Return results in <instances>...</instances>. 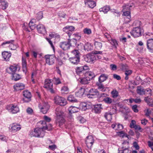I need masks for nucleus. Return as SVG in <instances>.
<instances>
[{"label":"nucleus","mask_w":153,"mask_h":153,"mask_svg":"<svg viewBox=\"0 0 153 153\" xmlns=\"http://www.w3.org/2000/svg\"><path fill=\"white\" fill-rule=\"evenodd\" d=\"M55 113L56 115V126L61 127L65 122V120L62 117V112L59 108H57L56 109Z\"/></svg>","instance_id":"1"},{"label":"nucleus","mask_w":153,"mask_h":153,"mask_svg":"<svg viewBox=\"0 0 153 153\" xmlns=\"http://www.w3.org/2000/svg\"><path fill=\"white\" fill-rule=\"evenodd\" d=\"M71 53L74 56L69 58V60L72 64L77 65L80 62L79 52L78 50H74L71 51Z\"/></svg>","instance_id":"2"},{"label":"nucleus","mask_w":153,"mask_h":153,"mask_svg":"<svg viewBox=\"0 0 153 153\" xmlns=\"http://www.w3.org/2000/svg\"><path fill=\"white\" fill-rule=\"evenodd\" d=\"M106 94L105 93H102L100 94L98 90L94 88H91L88 91V93L87 94V96L89 98H100L102 97H105Z\"/></svg>","instance_id":"3"},{"label":"nucleus","mask_w":153,"mask_h":153,"mask_svg":"<svg viewBox=\"0 0 153 153\" xmlns=\"http://www.w3.org/2000/svg\"><path fill=\"white\" fill-rule=\"evenodd\" d=\"M47 127L43 126L42 127H37L34 129L32 135L33 136L36 137L42 138L45 135V130H46Z\"/></svg>","instance_id":"4"},{"label":"nucleus","mask_w":153,"mask_h":153,"mask_svg":"<svg viewBox=\"0 0 153 153\" xmlns=\"http://www.w3.org/2000/svg\"><path fill=\"white\" fill-rule=\"evenodd\" d=\"M142 33H143V29H141L140 27H134L130 32L131 35L134 38L141 36Z\"/></svg>","instance_id":"5"},{"label":"nucleus","mask_w":153,"mask_h":153,"mask_svg":"<svg viewBox=\"0 0 153 153\" xmlns=\"http://www.w3.org/2000/svg\"><path fill=\"white\" fill-rule=\"evenodd\" d=\"M44 87L47 89L52 94L55 93V91L53 88V84L51 79H47L45 80Z\"/></svg>","instance_id":"6"},{"label":"nucleus","mask_w":153,"mask_h":153,"mask_svg":"<svg viewBox=\"0 0 153 153\" xmlns=\"http://www.w3.org/2000/svg\"><path fill=\"white\" fill-rule=\"evenodd\" d=\"M89 67L85 65L77 67L76 69V74L79 76H82L85 75L86 71L89 69Z\"/></svg>","instance_id":"7"},{"label":"nucleus","mask_w":153,"mask_h":153,"mask_svg":"<svg viewBox=\"0 0 153 153\" xmlns=\"http://www.w3.org/2000/svg\"><path fill=\"white\" fill-rule=\"evenodd\" d=\"M6 108L13 114H16L19 111L18 106L13 104H10L7 105Z\"/></svg>","instance_id":"8"},{"label":"nucleus","mask_w":153,"mask_h":153,"mask_svg":"<svg viewBox=\"0 0 153 153\" xmlns=\"http://www.w3.org/2000/svg\"><path fill=\"white\" fill-rule=\"evenodd\" d=\"M55 103L61 106H64L66 104V100L63 97L56 96L54 98Z\"/></svg>","instance_id":"9"},{"label":"nucleus","mask_w":153,"mask_h":153,"mask_svg":"<svg viewBox=\"0 0 153 153\" xmlns=\"http://www.w3.org/2000/svg\"><path fill=\"white\" fill-rule=\"evenodd\" d=\"M23 95L24 98L23 99V100L24 102H28L30 101L31 95L30 92L27 90H25L23 91Z\"/></svg>","instance_id":"10"},{"label":"nucleus","mask_w":153,"mask_h":153,"mask_svg":"<svg viewBox=\"0 0 153 153\" xmlns=\"http://www.w3.org/2000/svg\"><path fill=\"white\" fill-rule=\"evenodd\" d=\"M84 59L86 62L91 64L94 63L96 60L95 56L91 54H87Z\"/></svg>","instance_id":"11"},{"label":"nucleus","mask_w":153,"mask_h":153,"mask_svg":"<svg viewBox=\"0 0 153 153\" xmlns=\"http://www.w3.org/2000/svg\"><path fill=\"white\" fill-rule=\"evenodd\" d=\"M14 42V40H10V41H7L3 42L1 44V45L2 46H4L5 44H10L9 47L10 49L11 50H15L18 47L17 44L14 45L13 43Z\"/></svg>","instance_id":"12"},{"label":"nucleus","mask_w":153,"mask_h":153,"mask_svg":"<svg viewBox=\"0 0 153 153\" xmlns=\"http://www.w3.org/2000/svg\"><path fill=\"white\" fill-rule=\"evenodd\" d=\"M102 109V105L101 104H98L93 105L92 109V111L96 114H99L100 113Z\"/></svg>","instance_id":"13"},{"label":"nucleus","mask_w":153,"mask_h":153,"mask_svg":"<svg viewBox=\"0 0 153 153\" xmlns=\"http://www.w3.org/2000/svg\"><path fill=\"white\" fill-rule=\"evenodd\" d=\"M47 64L50 65H52L54 62L55 56L53 55H46L45 56Z\"/></svg>","instance_id":"14"},{"label":"nucleus","mask_w":153,"mask_h":153,"mask_svg":"<svg viewBox=\"0 0 153 153\" xmlns=\"http://www.w3.org/2000/svg\"><path fill=\"white\" fill-rule=\"evenodd\" d=\"M94 142V140L92 136H89L87 137L85 143L89 149H91Z\"/></svg>","instance_id":"15"},{"label":"nucleus","mask_w":153,"mask_h":153,"mask_svg":"<svg viewBox=\"0 0 153 153\" xmlns=\"http://www.w3.org/2000/svg\"><path fill=\"white\" fill-rule=\"evenodd\" d=\"M80 109L82 111H86L87 109L91 108H92V105L90 103H86L82 102L80 103L79 105Z\"/></svg>","instance_id":"16"},{"label":"nucleus","mask_w":153,"mask_h":153,"mask_svg":"<svg viewBox=\"0 0 153 153\" xmlns=\"http://www.w3.org/2000/svg\"><path fill=\"white\" fill-rule=\"evenodd\" d=\"M146 45L149 51L153 53V39H149L147 40Z\"/></svg>","instance_id":"17"},{"label":"nucleus","mask_w":153,"mask_h":153,"mask_svg":"<svg viewBox=\"0 0 153 153\" xmlns=\"http://www.w3.org/2000/svg\"><path fill=\"white\" fill-rule=\"evenodd\" d=\"M36 28L39 33L42 34H45L46 33L45 26L42 24H39L36 26Z\"/></svg>","instance_id":"18"},{"label":"nucleus","mask_w":153,"mask_h":153,"mask_svg":"<svg viewBox=\"0 0 153 153\" xmlns=\"http://www.w3.org/2000/svg\"><path fill=\"white\" fill-rule=\"evenodd\" d=\"M59 46L61 48L65 51L69 49L71 47L68 41L60 42Z\"/></svg>","instance_id":"19"},{"label":"nucleus","mask_w":153,"mask_h":153,"mask_svg":"<svg viewBox=\"0 0 153 153\" xmlns=\"http://www.w3.org/2000/svg\"><path fill=\"white\" fill-rule=\"evenodd\" d=\"M41 110V111L44 114H46L50 106L47 102H45L42 107L39 106Z\"/></svg>","instance_id":"20"},{"label":"nucleus","mask_w":153,"mask_h":153,"mask_svg":"<svg viewBox=\"0 0 153 153\" xmlns=\"http://www.w3.org/2000/svg\"><path fill=\"white\" fill-rule=\"evenodd\" d=\"M84 2L85 4L90 8H93L96 6V2L92 0H85Z\"/></svg>","instance_id":"21"},{"label":"nucleus","mask_w":153,"mask_h":153,"mask_svg":"<svg viewBox=\"0 0 153 153\" xmlns=\"http://www.w3.org/2000/svg\"><path fill=\"white\" fill-rule=\"evenodd\" d=\"M2 57L4 58V60L6 61H9L10 58L11 54L10 53L6 51H4L2 52Z\"/></svg>","instance_id":"22"},{"label":"nucleus","mask_w":153,"mask_h":153,"mask_svg":"<svg viewBox=\"0 0 153 153\" xmlns=\"http://www.w3.org/2000/svg\"><path fill=\"white\" fill-rule=\"evenodd\" d=\"M13 88L15 90L18 91L23 89L25 85L22 83H17L14 85Z\"/></svg>","instance_id":"23"},{"label":"nucleus","mask_w":153,"mask_h":153,"mask_svg":"<svg viewBox=\"0 0 153 153\" xmlns=\"http://www.w3.org/2000/svg\"><path fill=\"white\" fill-rule=\"evenodd\" d=\"M68 41L71 47H75L76 45L77 47L79 45V44L77 42V41L75 39H70L69 38L68 39Z\"/></svg>","instance_id":"24"},{"label":"nucleus","mask_w":153,"mask_h":153,"mask_svg":"<svg viewBox=\"0 0 153 153\" xmlns=\"http://www.w3.org/2000/svg\"><path fill=\"white\" fill-rule=\"evenodd\" d=\"M21 126L18 123H13L11 126L12 131L14 132H16L19 131L21 129Z\"/></svg>","instance_id":"25"},{"label":"nucleus","mask_w":153,"mask_h":153,"mask_svg":"<svg viewBox=\"0 0 153 153\" xmlns=\"http://www.w3.org/2000/svg\"><path fill=\"white\" fill-rule=\"evenodd\" d=\"M17 70V67L16 66L13 65L10 66L9 68L6 69V71L8 73L13 74V73H15Z\"/></svg>","instance_id":"26"},{"label":"nucleus","mask_w":153,"mask_h":153,"mask_svg":"<svg viewBox=\"0 0 153 153\" xmlns=\"http://www.w3.org/2000/svg\"><path fill=\"white\" fill-rule=\"evenodd\" d=\"M129 146H128L127 147L122 146L121 149V150H120V149H118L119 152L118 153H131V151L129 149Z\"/></svg>","instance_id":"27"},{"label":"nucleus","mask_w":153,"mask_h":153,"mask_svg":"<svg viewBox=\"0 0 153 153\" xmlns=\"http://www.w3.org/2000/svg\"><path fill=\"white\" fill-rule=\"evenodd\" d=\"M79 107L78 108L75 106H71L68 108L69 114H72L78 112L79 110Z\"/></svg>","instance_id":"28"},{"label":"nucleus","mask_w":153,"mask_h":153,"mask_svg":"<svg viewBox=\"0 0 153 153\" xmlns=\"http://www.w3.org/2000/svg\"><path fill=\"white\" fill-rule=\"evenodd\" d=\"M22 65L23 71L24 73L26 74L27 71V62L26 59L24 58L23 56L22 58Z\"/></svg>","instance_id":"29"},{"label":"nucleus","mask_w":153,"mask_h":153,"mask_svg":"<svg viewBox=\"0 0 153 153\" xmlns=\"http://www.w3.org/2000/svg\"><path fill=\"white\" fill-rule=\"evenodd\" d=\"M80 79L79 81L82 84H86L89 83V81L90 80L88 76H85V77L83 78H79Z\"/></svg>","instance_id":"30"},{"label":"nucleus","mask_w":153,"mask_h":153,"mask_svg":"<svg viewBox=\"0 0 153 153\" xmlns=\"http://www.w3.org/2000/svg\"><path fill=\"white\" fill-rule=\"evenodd\" d=\"M85 90L84 88H80L78 91L76 92V96L79 97H82L84 93Z\"/></svg>","instance_id":"31"},{"label":"nucleus","mask_w":153,"mask_h":153,"mask_svg":"<svg viewBox=\"0 0 153 153\" xmlns=\"http://www.w3.org/2000/svg\"><path fill=\"white\" fill-rule=\"evenodd\" d=\"M110 7L109 5H106L100 8L99 10L100 12H103L104 13H107L109 10H110Z\"/></svg>","instance_id":"32"},{"label":"nucleus","mask_w":153,"mask_h":153,"mask_svg":"<svg viewBox=\"0 0 153 153\" xmlns=\"http://www.w3.org/2000/svg\"><path fill=\"white\" fill-rule=\"evenodd\" d=\"M8 6V3L5 1H2L0 4V8L3 10H5L7 9Z\"/></svg>","instance_id":"33"},{"label":"nucleus","mask_w":153,"mask_h":153,"mask_svg":"<svg viewBox=\"0 0 153 153\" xmlns=\"http://www.w3.org/2000/svg\"><path fill=\"white\" fill-rule=\"evenodd\" d=\"M84 76H88L91 80L95 76V74L92 72H87V71H86V73H85Z\"/></svg>","instance_id":"34"},{"label":"nucleus","mask_w":153,"mask_h":153,"mask_svg":"<svg viewBox=\"0 0 153 153\" xmlns=\"http://www.w3.org/2000/svg\"><path fill=\"white\" fill-rule=\"evenodd\" d=\"M84 50L87 51H91L93 49L92 46L90 43H88L85 44L84 45Z\"/></svg>","instance_id":"35"},{"label":"nucleus","mask_w":153,"mask_h":153,"mask_svg":"<svg viewBox=\"0 0 153 153\" xmlns=\"http://www.w3.org/2000/svg\"><path fill=\"white\" fill-rule=\"evenodd\" d=\"M108 78V76L105 74H102L98 78L99 81L103 82Z\"/></svg>","instance_id":"36"},{"label":"nucleus","mask_w":153,"mask_h":153,"mask_svg":"<svg viewBox=\"0 0 153 153\" xmlns=\"http://www.w3.org/2000/svg\"><path fill=\"white\" fill-rule=\"evenodd\" d=\"M145 89H143L141 86H137V92L138 94L140 95L146 94Z\"/></svg>","instance_id":"37"},{"label":"nucleus","mask_w":153,"mask_h":153,"mask_svg":"<svg viewBox=\"0 0 153 153\" xmlns=\"http://www.w3.org/2000/svg\"><path fill=\"white\" fill-rule=\"evenodd\" d=\"M110 43L114 48L115 49L117 48L118 44L117 41L115 39H111Z\"/></svg>","instance_id":"38"},{"label":"nucleus","mask_w":153,"mask_h":153,"mask_svg":"<svg viewBox=\"0 0 153 153\" xmlns=\"http://www.w3.org/2000/svg\"><path fill=\"white\" fill-rule=\"evenodd\" d=\"M94 45L96 49L98 50H100L102 47V43L101 42L95 41Z\"/></svg>","instance_id":"39"},{"label":"nucleus","mask_w":153,"mask_h":153,"mask_svg":"<svg viewBox=\"0 0 153 153\" xmlns=\"http://www.w3.org/2000/svg\"><path fill=\"white\" fill-rule=\"evenodd\" d=\"M102 82L100 81L97 82H96V85L98 87V88L99 89H101L102 91H104L105 87L104 86L102 83Z\"/></svg>","instance_id":"40"},{"label":"nucleus","mask_w":153,"mask_h":153,"mask_svg":"<svg viewBox=\"0 0 153 153\" xmlns=\"http://www.w3.org/2000/svg\"><path fill=\"white\" fill-rule=\"evenodd\" d=\"M35 21V20L33 19L30 21L29 24V27L30 29L32 30L34 29L35 27H36V25L34 23Z\"/></svg>","instance_id":"41"},{"label":"nucleus","mask_w":153,"mask_h":153,"mask_svg":"<svg viewBox=\"0 0 153 153\" xmlns=\"http://www.w3.org/2000/svg\"><path fill=\"white\" fill-rule=\"evenodd\" d=\"M68 100L72 103L77 102V100L76 99L74 96L72 95H70L68 97Z\"/></svg>","instance_id":"42"},{"label":"nucleus","mask_w":153,"mask_h":153,"mask_svg":"<svg viewBox=\"0 0 153 153\" xmlns=\"http://www.w3.org/2000/svg\"><path fill=\"white\" fill-rule=\"evenodd\" d=\"M112 114L111 113H105L104 114V117L108 121H111L112 120Z\"/></svg>","instance_id":"43"},{"label":"nucleus","mask_w":153,"mask_h":153,"mask_svg":"<svg viewBox=\"0 0 153 153\" xmlns=\"http://www.w3.org/2000/svg\"><path fill=\"white\" fill-rule=\"evenodd\" d=\"M110 10L111 12L114 14L115 16L118 17L120 16V12H119L117 10L113 9H111Z\"/></svg>","instance_id":"44"},{"label":"nucleus","mask_w":153,"mask_h":153,"mask_svg":"<svg viewBox=\"0 0 153 153\" xmlns=\"http://www.w3.org/2000/svg\"><path fill=\"white\" fill-rule=\"evenodd\" d=\"M12 75V79L15 81L19 80L21 78L20 75L17 74L13 73Z\"/></svg>","instance_id":"45"},{"label":"nucleus","mask_w":153,"mask_h":153,"mask_svg":"<svg viewBox=\"0 0 153 153\" xmlns=\"http://www.w3.org/2000/svg\"><path fill=\"white\" fill-rule=\"evenodd\" d=\"M63 31L65 32L68 35V36L70 38L71 36L72 35V33H71V31H69L67 26L64 27L63 29Z\"/></svg>","instance_id":"46"},{"label":"nucleus","mask_w":153,"mask_h":153,"mask_svg":"<svg viewBox=\"0 0 153 153\" xmlns=\"http://www.w3.org/2000/svg\"><path fill=\"white\" fill-rule=\"evenodd\" d=\"M72 36L74 37L73 39H75L77 41H79L81 38V34L79 33H76L74 34Z\"/></svg>","instance_id":"47"},{"label":"nucleus","mask_w":153,"mask_h":153,"mask_svg":"<svg viewBox=\"0 0 153 153\" xmlns=\"http://www.w3.org/2000/svg\"><path fill=\"white\" fill-rule=\"evenodd\" d=\"M112 97L114 98H117L119 96L118 92L116 90H113L111 92Z\"/></svg>","instance_id":"48"},{"label":"nucleus","mask_w":153,"mask_h":153,"mask_svg":"<svg viewBox=\"0 0 153 153\" xmlns=\"http://www.w3.org/2000/svg\"><path fill=\"white\" fill-rule=\"evenodd\" d=\"M103 100L106 104H109L112 102V100L109 97H106L104 98Z\"/></svg>","instance_id":"49"},{"label":"nucleus","mask_w":153,"mask_h":153,"mask_svg":"<svg viewBox=\"0 0 153 153\" xmlns=\"http://www.w3.org/2000/svg\"><path fill=\"white\" fill-rule=\"evenodd\" d=\"M43 17V13L42 11H40L38 12L36 15V19L38 20H39L42 19Z\"/></svg>","instance_id":"50"},{"label":"nucleus","mask_w":153,"mask_h":153,"mask_svg":"<svg viewBox=\"0 0 153 153\" xmlns=\"http://www.w3.org/2000/svg\"><path fill=\"white\" fill-rule=\"evenodd\" d=\"M62 93H68L69 92V88L67 86H64L62 87L61 89Z\"/></svg>","instance_id":"51"},{"label":"nucleus","mask_w":153,"mask_h":153,"mask_svg":"<svg viewBox=\"0 0 153 153\" xmlns=\"http://www.w3.org/2000/svg\"><path fill=\"white\" fill-rule=\"evenodd\" d=\"M123 13V15L126 16L127 18H128L130 20V19L131 18L130 16V12L128 10L125 11Z\"/></svg>","instance_id":"52"},{"label":"nucleus","mask_w":153,"mask_h":153,"mask_svg":"<svg viewBox=\"0 0 153 153\" xmlns=\"http://www.w3.org/2000/svg\"><path fill=\"white\" fill-rule=\"evenodd\" d=\"M133 4H127L123 6V10L124 11H126L127 10H129L133 6Z\"/></svg>","instance_id":"53"},{"label":"nucleus","mask_w":153,"mask_h":153,"mask_svg":"<svg viewBox=\"0 0 153 153\" xmlns=\"http://www.w3.org/2000/svg\"><path fill=\"white\" fill-rule=\"evenodd\" d=\"M141 25V22L139 20H135L133 23L134 25H135L136 26V27H140Z\"/></svg>","instance_id":"54"},{"label":"nucleus","mask_w":153,"mask_h":153,"mask_svg":"<svg viewBox=\"0 0 153 153\" xmlns=\"http://www.w3.org/2000/svg\"><path fill=\"white\" fill-rule=\"evenodd\" d=\"M136 121L134 120H132L130 125V127L131 128H134L136 127L137 128V125H136Z\"/></svg>","instance_id":"55"},{"label":"nucleus","mask_w":153,"mask_h":153,"mask_svg":"<svg viewBox=\"0 0 153 153\" xmlns=\"http://www.w3.org/2000/svg\"><path fill=\"white\" fill-rule=\"evenodd\" d=\"M53 80L55 84L57 85L61 83V82L59 78H53Z\"/></svg>","instance_id":"56"},{"label":"nucleus","mask_w":153,"mask_h":153,"mask_svg":"<svg viewBox=\"0 0 153 153\" xmlns=\"http://www.w3.org/2000/svg\"><path fill=\"white\" fill-rule=\"evenodd\" d=\"M118 135L120 137H128V135L126 134L123 131H121L118 132Z\"/></svg>","instance_id":"57"},{"label":"nucleus","mask_w":153,"mask_h":153,"mask_svg":"<svg viewBox=\"0 0 153 153\" xmlns=\"http://www.w3.org/2000/svg\"><path fill=\"white\" fill-rule=\"evenodd\" d=\"M120 67L122 70H126L128 68V66L126 64H120Z\"/></svg>","instance_id":"58"},{"label":"nucleus","mask_w":153,"mask_h":153,"mask_svg":"<svg viewBox=\"0 0 153 153\" xmlns=\"http://www.w3.org/2000/svg\"><path fill=\"white\" fill-rule=\"evenodd\" d=\"M117 111V107L115 106H112L110 110V113L112 114H114L116 113Z\"/></svg>","instance_id":"59"},{"label":"nucleus","mask_w":153,"mask_h":153,"mask_svg":"<svg viewBox=\"0 0 153 153\" xmlns=\"http://www.w3.org/2000/svg\"><path fill=\"white\" fill-rule=\"evenodd\" d=\"M83 32L84 33L89 35L91 33V31L90 29L86 28L83 30Z\"/></svg>","instance_id":"60"},{"label":"nucleus","mask_w":153,"mask_h":153,"mask_svg":"<svg viewBox=\"0 0 153 153\" xmlns=\"http://www.w3.org/2000/svg\"><path fill=\"white\" fill-rule=\"evenodd\" d=\"M110 67L111 70L113 71L116 70L117 68V65L114 64H110Z\"/></svg>","instance_id":"61"},{"label":"nucleus","mask_w":153,"mask_h":153,"mask_svg":"<svg viewBox=\"0 0 153 153\" xmlns=\"http://www.w3.org/2000/svg\"><path fill=\"white\" fill-rule=\"evenodd\" d=\"M144 112L145 113V115L149 117L151 113V111L149 109H147L144 110Z\"/></svg>","instance_id":"62"},{"label":"nucleus","mask_w":153,"mask_h":153,"mask_svg":"<svg viewBox=\"0 0 153 153\" xmlns=\"http://www.w3.org/2000/svg\"><path fill=\"white\" fill-rule=\"evenodd\" d=\"M78 120L80 122L82 123H84L85 122V120L83 117L80 116L78 117Z\"/></svg>","instance_id":"63"},{"label":"nucleus","mask_w":153,"mask_h":153,"mask_svg":"<svg viewBox=\"0 0 153 153\" xmlns=\"http://www.w3.org/2000/svg\"><path fill=\"white\" fill-rule=\"evenodd\" d=\"M144 100V101L148 104L151 103L152 101V99L149 98L148 97H145Z\"/></svg>","instance_id":"64"}]
</instances>
